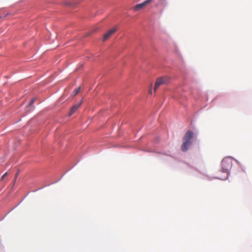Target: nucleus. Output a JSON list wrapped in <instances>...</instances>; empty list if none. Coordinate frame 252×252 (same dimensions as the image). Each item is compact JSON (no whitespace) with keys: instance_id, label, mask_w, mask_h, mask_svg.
<instances>
[{"instance_id":"1","label":"nucleus","mask_w":252,"mask_h":252,"mask_svg":"<svg viewBox=\"0 0 252 252\" xmlns=\"http://www.w3.org/2000/svg\"><path fill=\"white\" fill-rule=\"evenodd\" d=\"M193 136V133L190 130H188L185 134L183 140V143L181 146V149L183 152H186L191 145V139Z\"/></svg>"},{"instance_id":"2","label":"nucleus","mask_w":252,"mask_h":252,"mask_svg":"<svg viewBox=\"0 0 252 252\" xmlns=\"http://www.w3.org/2000/svg\"><path fill=\"white\" fill-rule=\"evenodd\" d=\"M232 166V161L230 158H224L221 161V168L223 172L228 173Z\"/></svg>"},{"instance_id":"3","label":"nucleus","mask_w":252,"mask_h":252,"mask_svg":"<svg viewBox=\"0 0 252 252\" xmlns=\"http://www.w3.org/2000/svg\"><path fill=\"white\" fill-rule=\"evenodd\" d=\"M170 79V77L167 76L158 78L157 79L155 85L154 91H156L160 85L168 83Z\"/></svg>"},{"instance_id":"4","label":"nucleus","mask_w":252,"mask_h":252,"mask_svg":"<svg viewBox=\"0 0 252 252\" xmlns=\"http://www.w3.org/2000/svg\"><path fill=\"white\" fill-rule=\"evenodd\" d=\"M152 0H146L144 2L136 4L134 7L135 11H138L141 9L144 8L147 4L149 3Z\"/></svg>"},{"instance_id":"5","label":"nucleus","mask_w":252,"mask_h":252,"mask_svg":"<svg viewBox=\"0 0 252 252\" xmlns=\"http://www.w3.org/2000/svg\"><path fill=\"white\" fill-rule=\"evenodd\" d=\"M117 31V28H113L108 31L103 36V41H105L108 39L110 37Z\"/></svg>"},{"instance_id":"6","label":"nucleus","mask_w":252,"mask_h":252,"mask_svg":"<svg viewBox=\"0 0 252 252\" xmlns=\"http://www.w3.org/2000/svg\"><path fill=\"white\" fill-rule=\"evenodd\" d=\"M81 104H82V102H80L74 105L71 108V110L69 113V115L71 116L72 114H73L77 110V109L80 107V106L81 105Z\"/></svg>"},{"instance_id":"7","label":"nucleus","mask_w":252,"mask_h":252,"mask_svg":"<svg viewBox=\"0 0 252 252\" xmlns=\"http://www.w3.org/2000/svg\"><path fill=\"white\" fill-rule=\"evenodd\" d=\"M80 90H81L80 87H78V88L75 89L73 92V93H74L73 95H76L80 92Z\"/></svg>"},{"instance_id":"8","label":"nucleus","mask_w":252,"mask_h":252,"mask_svg":"<svg viewBox=\"0 0 252 252\" xmlns=\"http://www.w3.org/2000/svg\"><path fill=\"white\" fill-rule=\"evenodd\" d=\"M34 101H35V99H34V98L32 99L31 100V101H30V103H29V106H31V105H32L33 104V103L34 102Z\"/></svg>"},{"instance_id":"9","label":"nucleus","mask_w":252,"mask_h":252,"mask_svg":"<svg viewBox=\"0 0 252 252\" xmlns=\"http://www.w3.org/2000/svg\"><path fill=\"white\" fill-rule=\"evenodd\" d=\"M7 174V172L5 173L2 177H1V180H2L4 177Z\"/></svg>"},{"instance_id":"10","label":"nucleus","mask_w":252,"mask_h":252,"mask_svg":"<svg viewBox=\"0 0 252 252\" xmlns=\"http://www.w3.org/2000/svg\"><path fill=\"white\" fill-rule=\"evenodd\" d=\"M149 94H152V90H151V89H150V90L149 91Z\"/></svg>"},{"instance_id":"11","label":"nucleus","mask_w":252,"mask_h":252,"mask_svg":"<svg viewBox=\"0 0 252 252\" xmlns=\"http://www.w3.org/2000/svg\"><path fill=\"white\" fill-rule=\"evenodd\" d=\"M17 176H18V173H17V174H16V177H17Z\"/></svg>"}]
</instances>
